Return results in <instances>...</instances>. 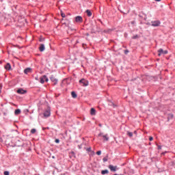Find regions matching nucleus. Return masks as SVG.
Wrapping results in <instances>:
<instances>
[{
  "mask_svg": "<svg viewBox=\"0 0 175 175\" xmlns=\"http://www.w3.org/2000/svg\"><path fill=\"white\" fill-rule=\"evenodd\" d=\"M79 84H81L83 87H87L89 83H88V81L85 80V79H82L79 80Z\"/></svg>",
  "mask_w": 175,
  "mask_h": 175,
  "instance_id": "f257e3e1",
  "label": "nucleus"
},
{
  "mask_svg": "<svg viewBox=\"0 0 175 175\" xmlns=\"http://www.w3.org/2000/svg\"><path fill=\"white\" fill-rule=\"evenodd\" d=\"M44 81L46 83L49 81V78H47L46 75H44L40 78V83H41V84H44Z\"/></svg>",
  "mask_w": 175,
  "mask_h": 175,
  "instance_id": "f03ea898",
  "label": "nucleus"
},
{
  "mask_svg": "<svg viewBox=\"0 0 175 175\" xmlns=\"http://www.w3.org/2000/svg\"><path fill=\"white\" fill-rule=\"evenodd\" d=\"M158 55L159 57H161V55H165V54H167V50L164 51L162 49H160L158 50Z\"/></svg>",
  "mask_w": 175,
  "mask_h": 175,
  "instance_id": "7ed1b4c3",
  "label": "nucleus"
},
{
  "mask_svg": "<svg viewBox=\"0 0 175 175\" xmlns=\"http://www.w3.org/2000/svg\"><path fill=\"white\" fill-rule=\"evenodd\" d=\"M98 136L103 137L105 142H109V137L107 136V134L103 135V133H100L98 134Z\"/></svg>",
  "mask_w": 175,
  "mask_h": 175,
  "instance_id": "20e7f679",
  "label": "nucleus"
},
{
  "mask_svg": "<svg viewBox=\"0 0 175 175\" xmlns=\"http://www.w3.org/2000/svg\"><path fill=\"white\" fill-rule=\"evenodd\" d=\"M152 27H159V25H161V21H152Z\"/></svg>",
  "mask_w": 175,
  "mask_h": 175,
  "instance_id": "39448f33",
  "label": "nucleus"
},
{
  "mask_svg": "<svg viewBox=\"0 0 175 175\" xmlns=\"http://www.w3.org/2000/svg\"><path fill=\"white\" fill-rule=\"evenodd\" d=\"M50 79L52 83H53L54 85H55L58 83V79H55V76H51Z\"/></svg>",
  "mask_w": 175,
  "mask_h": 175,
  "instance_id": "423d86ee",
  "label": "nucleus"
},
{
  "mask_svg": "<svg viewBox=\"0 0 175 175\" xmlns=\"http://www.w3.org/2000/svg\"><path fill=\"white\" fill-rule=\"evenodd\" d=\"M109 169H110L111 172H116L117 171V166H114L113 165H109Z\"/></svg>",
  "mask_w": 175,
  "mask_h": 175,
  "instance_id": "0eeeda50",
  "label": "nucleus"
},
{
  "mask_svg": "<svg viewBox=\"0 0 175 175\" xmlns=\"http://www.w3.org/2000/svg\"><path fill=\"white\" fill-rule=\"evenodd\" d=\"M76 23H83V18L81 16L75 17Z\"/></svg>",
  "mask_w": 175,
  "mask_h": 175,
  "instance_id": "6e6552de",
  "label": "nucleus"
},
{
  "mask_svg": "<svg viewBox=\"0 0 175 175\" xmlns=\"http://www.w3.org/2000/svg\"><path fill=\"white\" fill-rule=\"evenodd\" d=\"M51 113H50V110H46L44 112V117H50Z\"/></svg>",
  "mask_w": 175,
  "mask_h": 175,
  "instance_id": "1a4fd4ad",
  "label": "nucleus"
},
{
  "mask_svg": "<svg viewBox=\"0 0 175 175\" xmlns=\"http://www.w3.org/2000/svg\"><path fill=\"white\" fill-rule=\"evenodd\" d=\"M31 68H25V70H24V73L25 75H28V73H31Z\"/></svg>",
  "mask_w": 175,
  "mask_h": 175,
  "instance_id": "9d476101",
  "label": "nucleus"
},
{
  "mask_svg": "<svg viewBox=\"0 0 175 175\" xmlns=\"http://www.w3.org/2000/svg\"><path fill=\"white\" fill-rule=\"evenodd\" d=\"M25 92H27V91H25V90H24L23 89H18L17 90V93L18 94H25Z\"/></svg>",
  "mask_w": 175,
  "mask_h": 175,
  "instance_id": "9b49d317",
  "label": "nucleus"
},
{
  "mask_svg": "<svg viewBox=\"0 0 175 175\" xmlns=\"http://www.w3.org/2000/svg\"><path fill=\"white\" fill-rule=\"evenodd\" d=\"M5 69H6L7 70H10V69H12V66L10 65V64L8 63L5 66Z\"/></svg>",
  "mask_w": 175,
  "mask_h": 175,
  "instance_id": "f8f14e48",
  "label": "nucleus"
},
{
  "mask_svg": "<svg viewBox=\"0 0 175 175\" xmlns=\"http://www.w3.org/2000/svg\"><path fill=\"white\" fill-rule=\"evenodd\" d=\"M44 49H45L44 44H40V47H39L40 51H41V52L44 51Z\"/></svg>",
  "mask_w": 175,
  "mask_h": 175,
  "instance_id": "ddd939ff",
  "label": "nucleus"
},
{
  "mask_svg": "<svg viewBox=\"0 0 175 175\" xmlns=\"http://www.w3.org/2000/svg\"><path fill=\"white\" fill-rule=\"evenodd\" d=\"M90 114L91 116H95V114H96V110H95L94 108H92L90 109Z\"/></svg>",
  "mask_w": 175,
  "mask_h": 175,
  "instance_id": "4468645a",
  "label": "nucleus"
},
{
  "mask_svg": "<svg viewBox=\"0 0 175 175\" xmlns=\"http://www.w3.org/2000/svg\"><path fill=\"white\" fill-rule=\"evenodd\" d=\"M86 14H87V16H88V17H91L92 16V12H91V10H86Z\"/></svg>",
  "mask_w": 175,
  "mask_h": 175,
  "instance_id": "2eb2a0df",
  "label": "nucleus"
},
{
  "mask_svg": "<svg viewBox=\"0 0 175 175\" xmlns=\"http://www.w3.org/2000/svg\"><path fill=\"white\" fill-rule=\"evenodd\" d=\"M21 113V110H20V109H16L14 111V114L16 116H18V114H20Z\"/></svg>",
  "mask_w": 175,
  "mask_h": 175,
  "instance_id": "dca6fc26",
  "label": "nucleus"
},
{
  "mask_svg": "<svg viewBox=\"0 0 175 175\" xmlns=\"http://www.w3.org/2000/svg\"><path fill=\"white\" fill-rule=\"evenodd\" d=\"M101 174H109V170H103L101 171Z\"/></svg>",
  "mask_w": 175,
  "mask_h": 175,
  "instance_id": "f3484780",
  "label": "nucleus"
},
{
  "mask_svg": "<svg viewBox=\"0 0 175 175\" xmlns=\"http://www.w3.org/2000/svg\"><path fill=\"white\" fill-rule=\"evenodd\" d=\"M71 95L74 98H77V94H76V93L75 92H71Z\"/></svg>",
  "mask_w": 175,
  "mask_h": 175,
  "instance_id": "a211bd4d",
  "label": "nucleus"
},
{
  "mask_svg": "<svg viewBox=\"0 0 175 175\" xmlns=\"http://www.w3.org/2000/svg\"><path fill=\"white\" fill-rule=\"evenodd\" d=\"M127 135L129 136V137H132L133 136V133L129 131L127 132Z\"/></svg>",
  "mask_w": 175,
  "mask_h": 175,
  "instance_id": "6ab92c4d",
  "label": "nucleus"
},
{
  "mask_svg": "<svg viewBox=\"0 0 175 175\" xmlns=\"http://www.w3.org/2000/svg\"><path fill=\"white\" fill-rule=\"evenodd\" d=\"M31 133L33 134V133H36V129H33L31 130Z\"/></svg>",
  "mask_w": 175,
  "mask_h": 175,
  "instance_id": "aec40b11",
  "label": "nucleus"
},
{
  "mask_svg": "<svg viewBox=\"0 0 175 175\" xmlns=\"http://www.w3.org/2000/svg\"><path fill=\"white\" fill-rule=\"evenodd\" d=\"M3 174H4V175H9V174H10V173L9 172V171H5V172H3Z\"/></svg>",
  "mask_w": 175,
  "mask_h": 175,
  "instance_id": "412c9836",
  "label": "nucleus"
},
{
  "mask_svg": "<svg viewBox=\"0 0 175 175\" xmlns=\"http://www.w3.org/2000/svg\"><path fill=\"white\" fill-rule=\"evenodd\" d=\"M103 162H107V157H104L103 159Z\"/></svg>",
  "mask_w": 175,
  "mask_h": 175,
  "instance_id": "4be33fe9",
  "label": "nucleus"
},
{
  "mask_svg": "<svg viewBox=\"0 0 175 175\" xmlns=\"http://www.w3.org/2000/svg\"><path fill=\"white\" fill-rule=\"evenodd\" d=\"M96 154H97L98 155H100V154H102V151L98 150V151L96 152Z\"/></svg>",
  "mask_w": 175,
  "mask_h": 175,
  "instance_id": "5701e85b",
  "label": "nucleus"
},
{
  "mask_svg": "<svg viewBox=\"0 0 175 175\" xmlns=\"http://www.w3.org/2000/svg\"><path fill=\"white\" fill-rule=\"evenodd\" d=\"M85 150H86V151H88L90 152H91V147L87 148Z\"/></svg>",
  "mask_w": 175,
  "mask_h": 175,
  "instance_id": "b1692460",
  "label": "nucleus"
},
{
  "mask_svg": "<svg viewBox=\"0 0 175 175\" xmlns=\"http://www.w3.org/2000/svg\"><path fill=\"white\" fill-rule=\"evenodd\" d=\"M61 16H62V17H63V18H65V17H66V15L64 13H62Z\"/></svg>",
  "mask_w": 175,
  "mask_h": 175,
  "instance_id": "393cba45",
  "label": "nucleus"
},
{
  "mask_svg": "<svg viewBox=\"0 0 175 175\" xmlns=\"http://www.w3.org/2000/svg\"><path fill=\"white\" fill-rule=\"evenodd\" d=\"M149 140H150V142H152V140H154V137H150Z\"/></svg>",
  "mask_w": 175,
  "mask_h": 175,
  "instance_id": "a878e982",
  "label": "nucleus"
},
{
  "mask_svg": "<svg viewBox=\"0 0 175 175\" xmlns=\"http://www.w3.org/2000/svg\"><path fill=\"white\" fill-rule=\"evenodd\" d=\"M55 143L58 144V143H59V139H56L55 140Z\"/></svg>",
  "mask_w": 175,
  "mask_h": 175,
  "instance_id": "bb28decb",
  "label": "nucleus"
},
{
  "mask_svg": "<svg viewBox=\"0 0 175 175\" xmlns=\"http://www.w3.org/2000/svg\"><path fill=\"white\" fill-rule=\"evenodd\" d=\"M40 42H44V38H40Z\"/></svg>",
  "mask_w": 175,
  "mask_h": 175,
  "instance_id": "cd10ccee",
  "label": "nucleus"
},
{
  "mask_svg": "<svg viewBox=\"0 0 175 175\" xmlns=\"http://www.w3.org/2000/svg\"><path fill=\"white\" fill-rule=\"evenodd\" d=\"M156 2H161V0H154Z\"/></svg>",
  "mask_w": 175,
  "mask_h": 175,
  "instance_id": "c85d7f7f",
  "label": "nucleus"
},
{
  "mask_svg": "<svg viewBox=\"0 0 175 175\" xmlns=\"http://www.w3.org/2000/svg\"><path fill=\"white\" fill-rule=\"evenodd\" d=\"M78 147H79V149H81V145H79Z\"/></svg>",
  "mask_w": 175,
  "mask_h": 175,
  "instance_id": "c756f323",
  "label": "nucleus"
},
{
  "mask_svg": "<svg viewBox=\"0 0 175 175\" xmlns=\"http://www.w3.org/2000/svg\"><path fill=\"white\" fill-rule=\"evenodd\" d=\"M158 148H159V150H161V146H159Z\"/></svg>",
  "mask_w": 175,
  "mask_h": 175,
  "instance_id": "7c9ffc66",
  "label": "nucleus"
},
{
  "mask_svg": "<svg viewBox=\"0 0 175 175\" xmlns=\"http://www.w3.org/2000/svg\"><path fill=\"white\" fill-rule=\"evenodd\" d=\"M129 51H125V54H128Z\"/></svg>",
  "mask_w": 175,
  "mask_h": 175,
  "instance_id": "2f4dec72",
  "label": "nucleus"
},
{
  "mask_svg": "<svg viewBox=\"0 0 175 175\" xmlns=\"http://www.w3.org/2000/svg\"><path fill=\"white\" fill-rule=\"evenodd\" d=\"M66 81V79H64V81H63V83H65Z\"/></svg>",
  "mask_w": 175,
  "mask_h": 175,
  "instance_id": "473e14b6",
  "label": "nucleus"
},
{
  "mask_svg": "<svg viewBox=\"0 0 175 175\" xmlns=\"http://www.w3.org/2000/svg\"><path fill=\"white\" fill-rule=\"evenodd\" d=\"M0 142H2V138L0 137Z\"/></svg>",
  "mask_w": 175,
  "mask_h": 175,
  "instance_id": "72a5a7b5",
  "label": "nucleus"
},
{
  "mask_svg": "<svg viewBox=\"0 0 175 175\" xmlns=\"http://www.w3.org/2000/svg\"><path fill=\"white\" fill-rule=\"evenodd\" d=\"M132 24H135V21H133V22H132Z\"/></svg>",
  "mask_w": 175,
  "mask_h": 175,
  "instance_id": "f704fd0d",
  "label": "nucleus"
},
{
  "mask_svg": "<svg viewBox=\"0 0 175 175\" xmlns=\"http://www.w3.org/2000/svg\"><path fill=\"white\" fill-rule=\"evenodd\" d=\"M135 135H136V131H134Z\"/></svg>",
  "mask_w": 175,
  "mask_h": 175,
  "instance_id": "c9c22d12",
  "label": "nucleus"
},
{
  "mask_svg": "<svg viewBox=\"0 0 175 175\" xmlns=\"http://www.w3.org/2000/svg\"><path fill=\"white\" fill-rule=\"evenodd\" d=\"M1 90H0V94H1Z\"/></svg>",
  "mask_w": 175,
  "mask_h": 175,
  "instance_id": "e433bc0d",
  "label": "nucleus"
}]
</instances>
